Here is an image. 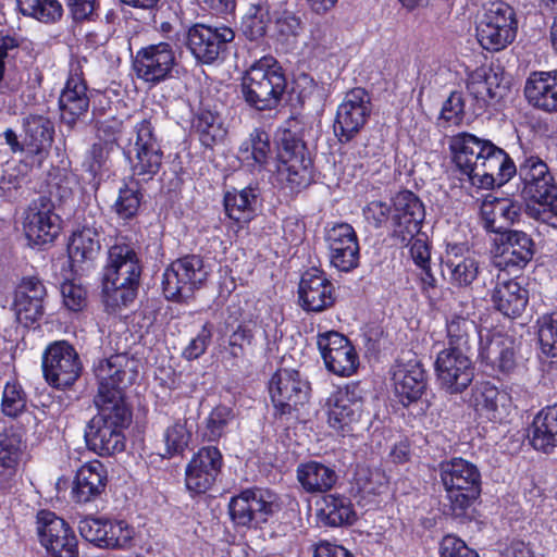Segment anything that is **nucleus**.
Listing matches in <instances>:
<instances>
[{
	"instance_id": "1",
	"label": "nucleus",
	"mask_w": 557,
	"mask_h": 557,
	"mask_svg": "<svg viewBox=\"0 0 557 557\" xmlns=\"http://www.w3.org/2000/svg\"><path fill=\"white\" fill-rule=\"evenodd\" d=\"M449 148L456 168L479 188L502 186L516 174L513 161L490 140L460 133L451 137Z\"/></svg>"
},
{
	"instance_id": "2",
	"label": "nucleus",
	"mask_w": 557,
	"mask_h": 557,
	"mask_svg": "<svg viewBox=\"0 0 557 557\" xmlns=\"http://www.w3.org/2000/svg\"><path fill=\"white\" fill-rule=\"evenodd\" d=\"M141 263L131 243L117 240L110 247L103 274V293L110 307H127L137 296Z\"/></svg>"
},
{
	"instance_id": "3",
	"label": "nucleus",
	"mask_w": 557,
	"mask_h": 557,
	"mask_svg": "<svg viewBox=\"0 0 557 557\" xmlns=\"http://www.w3.org/2000/svg\"><path fill=\"white\" fill-rule=\"evenodd\" d=\"M240 86L244 100L249 107L267 111L275 109L281 103L287 82L278 62L267 55L245 72Z\"/></svg>"
},
{
	"instance_id": "4",
	"label": "nucleus",
	"mask_w": 557,
	"mask_h": 557,
	"mask_svg": "<svg viewBox=\"0 0 557 557\" xmlns=\"http://www.w3.org/2000/svg\"><path fill=\"white\" fill-rule=\"evenodd\" d=\"M278 172L292 190H300L313 181L312 159L307 145L290 122L277 128L274 137Z\"/></svg>"
},
{
	"instance_id": "5",
	"label": "nucleus",
	"mask_w": 557,
	"mask_h": 557,
	"mask_svg": "<svg viewBox=\"0 0 557 557\" xmlns=\"http://www.w3.org/2000/svg\"><path fill=\"white\" fill-rule=\"evenodd\" d=\"M438 471L451 515L457 519L468 517V510L481 494L478 467L463 458H453L441 462Z\"/></svg>"
},
{
	"instance_id": "6",
	"label": "nucleus",
	"mask_w": 557,
	"mask_h": 557,
	"mask_svg": "<svg viewBox=\"0 0 557 557\" xmlns=\"http://www.w3.org/2000/svg\"><path fill=\"white\" fill-rule=\"evenodd\" d=\"M98 413L88 422L85 430L87 447L99 456H110L124 450L123 430L131 421L127 406L95 404Z\"/></svg>"
},
{
	"instance_id": "7",
	"label": "nucleus",
	"mask_w": 557,
	"mask_h": 557,
	"mask_svg": "<svg viewBox=\"0 0 557 557\" xmlns=\"http://www.w3.org/2000/svg\"><path fill=\"white\" fill-rule=\"evenodd\" d=\"M98 391L94 404L126 406L125 389L137 376L136 360L127 354H115L94 364Z\"/></svg>"
},
{
	"instance_id": "8",
	"label": "nucleus",
	"mask_w": 557,
	"mask_h": 557,
	"mask_svg": "<svg viewBox=\"0 0 557 557\" xmlns=\"http://www.w3.org/2000/svg\"><path fill=\"white\" fill-rule=\"evenodd\" d=\"M209 269L199 255H187L173 261L162 276V290L168 300L187 302L208 280Z\"/></svg>"
},
{
	"instance_id": "9",
	"label": "nucleus",
	"mask_w": 557,
	"mask_h": 557,
	"mask_svg": "<svg viewBox=\"0 0 557 557\" xmlns=\"http://www.w3.org/2000/svg\"><path fill=\"white\" fill-rule=\"evenodd\" d=\"M135 138L129 139L124 154L129 161L132 174L138 181L149 182L160 171L163 151L150 120H141L134 126Z\"/></svg>"
},
{
	"instance_id": "10",
	"label": "nucleus",
	"mask_w": 557,
	"mask_h": 557,
	"mask_svg": "<svg viewBox=\"0 0 557 557\" xmlns=\"http://www.w3.org/2000/svg\"><path fill=\"white\" fill-rule=\"evenodd\" d=\"M41 368L50 386L66 389L81 376L83 363L73 345L66 341H55L44 350Z\"/></svg>"
},
{
	"instance_id": "11",
	"label": "nucleus",
	"mask_w": 557,
	"mask_h": 557,
	"mask_svg": "<svg viewBox=\"0 0 557 557\" xmlns=\"http://www.w3.org/2000/svg\"><path fill=\"white\" fill-rule=\"evenodd\" d=\"M327 423L343 434L368 431L371 428L372 417L364 409V401L357 386H347L333 395L330 399Z\"/></svg>"
},
{
	"instance_id": "12",
	"label": "nucleus",
	"mask_w": 557,
	"mask_h": 557,
	"mask_svg": "<svg viewBox=\"0 0 557 557\" xmlns=\"http://www.w3.org/2000/svg\"><path fill=\"white\" fill-rule=\"evenodd\" d=\"M280 509L277 496L263 488H247L233 496L228 504L231 520L237 527H256L268 521Z\"/></svg>"
},
{
	"instance_id": "13",
	"label": "nucleus",
	"mask_w": 557,
	"mask_h": 557,
	"mask_svg": "<svg viewBox=\"0 0 557 557\" xmlns=\"http://www.w3.org/2000/svg\"><path fill=\"white\" fill-rule=\"evenodd\" d=\"M535 243L528 233L515 230L502 232L493 239L492 262L500 271L517 274L533 259Z\"/></svg>"
},
{
	"instance_id": "14",
	"label": "nucleus",
	"mask_w": 557,
	"mask_h": 557,
	"mask_svg": "<svg viewBox=\"0 0 557 557\" xmlns=\"http://www.w3.org/2000/svg\"><path fill=\"white\" fill-rule=\"evenodd\" d=\"M269 393L276 413L290 416L308 403L310 384L298 371L280 369L269 382Z\"/></svg>"
},
{
	"instance_id": "15",
	"label": "nucleus",
	"mask_w": 557,
	"mask_h": 557,
	"mask_svg": "<svg viewBox=\"0 0 557 557\" xmlns=\"http://www.w3.org/2000/svg\"><path fill=\"white\" fill-rule=\"evenodd\" d=\"M90 96L81 61L71 63L69 77L59 97L60 119L73 129L87 116Z\"/></svg>"
},
{
	"instance_id": "16",
	"label": "nucleus",
	"mask_w": 557,
	"mask_h": 557,
	"mask_svg": "<svg viewBox=\"0 0 557 557\" xmlns=\"http://www.w3.org/2000/svg\"><path fill=\"white\" fill-rule=\"evenodd\" d=\"M473 357L451 349L441 350L434 363L441 389L450 395L465 392L475 375Z\"/></svg>"
},
{
	"instance_id": "17",
	"label": "nucleus",
	"mask_w": 557,
	"mask_h": 557,
	"mask_svg": "<svg viewBox=\"0 0 557 557\" xmlns=\"http://www.w3.org/2000/svg\"><path fill=\"white\" fill-rule=\"evenodd\" d=\"M372 111L371 96L361 87L346 92L337 108L334 133L341 143H349L367 124Z\"/></svg>"
},
{
	"instance_id": "18",
	"label": "nucleus",
	"mask_w": 557,
	"mask_h": 557,
	"mask_svg": "<svg viewBox=\"0 0 557 557\" xmlns=\"http://www.w3.org/2000/svg\"><path fill=\"white\" fill-rule=\"evenodd\" d=\"M392 235L408 245L420 234L425 219L424 205L411 190H401L392 199Z\"/></svg>"
},
{
	"instance_id": "19",
	"label": "nucleus",
	"mask_w": 557,
	"mask_h": 557,
	"mask_svg": "<svg viewBox=\"0 0 557 557\" xmlns=\"http://www.w3.org/2000/svg\"><path fill=\"white\" fill-rule=\"evenodd\" d=\"M40 543L53 557H78V541L72 528L54 512L41 510L37 515Z\"/></svg>"
},
{
	"instance_id": "20",
	"label": "nucleus",
	"mask_w": 557,
	"mask_h": 557,
	"mask_svg": "<svg viewBox=\"0 0 557 557\" xmlns=\"http://www.w3.org/2000/svg\"><path fill=\"white\" fill-rule=\"evenodd\" d=\"M234 37L235 34L230 27L198 23L188 29L186 45L198 62L212 64L226 51Z\"/></svg>"
},
{
	"instance_id": "21",
	"label": "nucleus",
	"mask_w": 557,
	"mask_h": 557,
	"mask_svg": "<svg viewBox=\"0 0 557 557\" xmlns=\"http://www.w3.org/2000/svg\"><path fill=\"white\" fill-rule=\"evenodd\" d=\"M24 230L28 240L36 246L52 243L60 233V218L47 196L34 199L25 213Z\"/></svg>"
},
{
	"instance_id": "22",
	"label": "nucleus",
	"mask_w": 557,
	"mask_h": 557,
	"mask_svg": "<svg viewBox=\"0 0 557 557\" xmlns=\"http://www.w3.org/2000/svg\"><path fill=\"white\" fill-rule=\"evenodd\" d=\"M175 64L172 46L163 41L139 49L133 62L137 77L153 85L169 78Z\"/></svg>"
},
{
	"instance_id": "23",
	"label": "nucleus",
	"mask_w": 557,
	"mask_h": 557,
	"mask_svg": "<svg viewBox=\"0 0 557 557\" xmlns=\"http://www.w3.org/2000/svg\"><path fill=\"white\" fill-rule=\"evenodd\" d=\"M331 264L342 272H350L359 265L360 247L356 231L348 223H338L326 231Z\"/></svg>"
},
{
	"instance_id": "24",
	"label": "nucleus",
	"mask_w": 557,
	"mask_h": 557,
	"mask_svg": "<svg viewBox=\"0 0 557 557\" xmlns=\"http://www.w3.org/2000/svg\"><path fill=\"white\" fill-rule=\"evenodd\" d=\"M47 288L35 275L21 280L14 292L13 310L16 320L28 327L40 320L45 313Z\"/></svg>"
},
{
	"instance_id": "25",
	"label": "nucleus",
	"mask_w": 557,
	"mask_h": 557,
	"mask_svg": "<svg viewBox=\"0 0 557 557\" xmlns=\"http://www.w3.org/2000/svg\"><path fill=\"white\" fill-rule=\"evenodd\" d=\"M442 275L456 287L470 286L479 274V261L466 244H447L441 261Z\"/></svg>"
},
{
	"instance_id": "26",
	"label": "nucleus",
	"mask_w": 557,
	"mask_h": 557,
	"mask_svg": "<svg viewBox=\"0 0 557 557\" xmlns=\"http://www.w3.org/2000/svg\"><path fill=\"white\" fill-rule=\"evenodd\" d=\"M222 463V454L216 447L200 448L187 465L186 487L196 494L206 493L214 484Z\"/></svg>"
},
{
	"instance_id": "27",
	"label": "nucleus",
	"mask_w": 557,
	"mask_h": 557,
	"mask_svg": "<svg viewBox=\"0 0 557 557\" xmlns=\"http://www.w3.org/2000/svg\"><path fill=\"white\" fill-rule=\"evenodd\" d=\"M27 159L30 164L40 168L49 157L54 137V124L45 115L29 114L23 119Z\"/></svg>"
},
{
	"instance_id": "28",
	"label": "nucleus",
	"mask_w": 557,
	"mask_h": 557,
	"mask_svg": "<svg viewBox=\"0 0 557 557\" xmlns=\"http://www.w3.org/2000/svg\"><path fill=\"white\" fill-rule=\"evenodd\" d=\"M299 302L304 310L321 312L334 305V286L325 274L312 268L301 276L298 287Z\"/></svg>"
},
{
	"instance_id": "29",
	"label": "nucleus",
	"mask_w": 557,
	"mask_h": 557,
	"mask_svg": "<svg viewBox=\"0 0 557 557\" xmlns=\"http://www.w3.org/2000/svg\"><path fill=\"white\" fill-rule=\"evenodd\" d=\"M446 332L447 347L445 349L471 356L478 352L480 357V350L485 344H483L481 329L474 320L455 314L447 320Z\"/></svg>"
},
{
	"instance_id": "30",
	"label": "nucleus",
	"mask_w": 557,
	"mask_h": 557,
	"mask_svg": "<svg viewBox=\"0 0 557 557\" xmlns=\"http://www.w3.org/2000/svg\"><path fill=\"white\" fill-rule=\"evenodd\" d=\"M467 89L480 109L499 102L509 92L508 83L492 69L484 67L470 74Z\"/></svg>"
},
{
	"instance_id": "31",
	"label": "nucleus",
	"mask_w": 557,
	"mask_h": 557,
	"mask_svg": "<svg viewBox=\"0 0 557 557\" xmlns=\"http://www.w3.org/2000/svg\"><path fill=\"white\" fill-rule=\"evenodd\" d=\"M522 205L509 198L484 200L481 206V223L485 231L495 235L502 232L515 231L510 228L521 215Z\"/></svg>"
},
{
	"instance_id": "32",
	"label": "nucleus",
	"mask_w": 557,
	"mask_h": 557,
	"mask_svg": "<svg viewBox=\"0 0 557 557\" xmlns=\"http://www.w3.org/2000/svg\"><path fill=\"white\" fill-rule=\"evenodd\" d=\"M482 361L503 374H510L517 368V344L512 336L494 333L480 350Z\"/></svg>"
},
{
	"instance_id": "33",
	"label": "nucleus",
	"mask_w": 557,
	"mask_h": 557,
	"mask_svg": "<svg viewBox=\"0 0 557 557\" xmlns=\"http://www.w3.org/2000/svg\"><path fill=\"white\" fill-rule=\"evenodd\" d=\"M529 103L546 112H557V71L534 72L524 86Z\"/></svg>"
},
{
	"instance_id": "34",
	"label": "nucleus",
	"mask_w": 557,
	"mask_h": 557,
	"mask_svg": "<svg viewBox=\"0 0 557 557\" xmlns=\"http://www.w3.org/2000/svg\"><path fill=\"white\" fill-rule=\"evenodd\" d=\"M107 483L108 473L101 462L86 463L76 473L73 497L77 503L91 502L104 492Z\"/></svg>"
},
{
	"instance_id": "35",
	"label": "nucleus",
	"mask_w": 557,
	"mask_h": 557,
	"mask_svg": "<svg viewBox=\"0 0 557 557\" xmlns=\"http://www.w3.org/2000/svg\"><path fill=\"white\" fill-rule=\"evenodd\" d=\"M395 395L403 406L419 400L426 388L425 371L419 362L399 367L394 374Z\"/></svg>"
},
{
	"instance_id": "36",
	"label": "nucleus",
	"mask_w": 557,
	"mask_h": 557,
	"mask_svg": "<svg viewBox=\"0 0 557 557\" xmlns=\"http://www.w3.org/2000/svg\"><path fill=\"white\" fill-rule=\"evenodd\" d=\"M297 481L309 494H323L331 491L338 480L334 467L310 460L298 465Z\"/></svg>"
},
{
	"instance_id": "37",
	"label": "nucleus",
	"mask_w": 557,
	"mask_h": 557,
	"mask_svg": "<svg viewBox=\"0 0 557 557\" xmlns=\"http://www.w3.org/2000/svg\"><path fill=\"white\" fill-rule=\"evenodd\" d=\"M516 173L523 184L522 193L529 198L541 197L543 189L556 185L547 164L536 156L525 157L519 168L516 166Z\"/></svg>"
},
{
	"instance_id": "38",
	"label": "nucleus",
	"mask_w": 557,
	"mask_h": 557,
	"mask_svg": "<svg viewBox=\"0 0 557 557\" xmlns=\"http://www.w3.org/2000/svg\"><path fill=\"white\" fill-rule=\"evenodd\" d=\"M261 190L259 186L249 185L243 189L228 190L224 195V208L227 216L235 222L250 221L260 206Z\"/></svg>"
},
{
	"instance_id": "39",
	"label": "nucleus",
	"mask_w": 557,
	"mask_h": 557,
	"mask_svg": "<svg viewBox=\"0 0 557 557\" xmlns=\"http://www.w3.org/2000/svg\"><path fill=\"white\" fill-rule=\"evenodd\" d=\"M528 300V290L513 280L497 283L492 294L494 307L511 319L521 315Z\"/></svg>"
},
{
	"instance_id": "40",
	"label": "nucleus",
	"mask_w": 557,
	"mask_h": 557,
	"mask_svg": "<svg viewBox=\"0 0 557 557\" xmlns=\"http://www.w3.org/2000/svg\"><path fill=\"white\" fill-rule=\"evenodd\" d=\"M530 442L536 450L557 447V404L543 408L533 419Z\"/></svg>"
},
{
	"instance_id": "41",
	"label": "nucleus",
	"mask_w": 557,
	"mask_h": 557,
	"mask_svg": "<svg viewBox=\"0 0 557 557\" xmlns=\"http://www.w3.org/2000/svg\"><path fill=\"white\" fill-rule=\"evenodd\" d=\"M193 128L202 146L212 148L221 144L227 134L224 120L218 111L201 108L194 116Z\"/></svg>"
},
{
	"instance_id": "42",
	"label": "nucleus",
	"mask_w": 557,
	"mask_h": 557,
	"mask_svg": "<svg viewBox=\"0 0 557 557\" xmlns=\"http://www.w3.org/2000/svg\"><path fill=\"white\" fill-rule=\"evenodd\" d=\"M475 409L491 421H502L507 413L509 396L490 382L480 383L474 393Z\"/></svg>"
},
{
	"instance_id": "43",
	"label": "nucleus",
	"mask_w": 557,
	"mask_h": 557,
	"mask_svg": "<svg viewBox=\"0 0 557 557\" xmlns=\"http://www.w3.org/2000/svg\"><path fill=\"white\" fill-rule=\"evenodd\" d=\"M100 233L96 222L89 224L87 221L82 228L73 233L69 255L74 261L92 260L100 251Z\"/></svg>"
},
{
	"instance_id": "44",
	"label": "nucleus",
	"mask_w": 557,
	"mask_h": 557,
	"mask_svg": "<svg viewBox=\"0 0 557 557\" xmlns=\"http://www.w3.org/2000/svg\"><path fill=\"white\" fill-rule=\"evenodd\" d=\"M323 502L320 515L326 525H350L356 521L357 515L348 497L330 494L324 497Z\"/></svg>"
},
{
	"instance_id": "45",
	"label": "nucleus",
	"mask_w": 557,
	"mask_h": 557,
	"mask_svg": "<svg viewBox=\"0 0 557 557\" xmlns=\"http://www.w3.org/2000/svg\"><path fill=\"white\" fill-rule=\"evenodd\" d=\"M518 34V29L506 25L476 24V39L480 46L490 52H499L510 46Z\"/></svg>"
},
{
	"instance_id": "46",
	"label": "nucleus",
	"mask_w": 557,
	"mask_h": 557,
	"mask_svg": "<svg viewBox=\"0 0 557 557\" xmlns=\"http://www.w3.org/2000/svg\"><path fill=\"white\" fill-rule=\"evenodd\" d=\"M16 2L23 15L32 16L42 23H55L63 15V8L59 0H16Z\"/></svg>"
},
{
	"instance_id": "47",
	"label": "nucleus",
	"mask_w": 557,
	"mask_h": 557,
	"mask_svg": "<svg viewBox=\"0 0 557 557\" xmlns=\"http://www.w3.org/2000/svg\"><path fill=\"white\" fill-rule=\"evenodd\" d=\"M539 195L531 197L533 206L529 207V214L543 223L557 228V185L543 189Z\"/></svg>"
},
{
	"instance_id": "48",
	"label": "nucleus",
	"mask_w": 557,
	"mask_h": 557,
	"mask_svg": "<svg viewBox=\"0 0 557 557\" xmlns=\"http://www.w3.org/2000/svg\"><path fill=\"white\" fill-rule=\"evenodd\" d=\"M518 17L513 7L503 0H494L485 3L478 24H493L496 26L506 25L518 29Z\"/></svg>"
},
{
	"instance_id": "49",
	"label": "nucleus",
	"mask_w": 557,
	"mask_h": 557,
	"mask_svg": "<svg viewBox=\"0 0 557 557\" xmlns=\"http://www.w3.org/2000/svg\"><path fill=\"white\" fill-rule=\"evenodd\" d=\"M143 194L137 182L124 184L119 189V196L114 202L113 209L117 216L123 220L133 219L140 207Z\"/></svg>"
},
{
	"instance_id": "50",
	"label": "nucleus",
	"mask_w": 557,
	"mask_h": 557,
	"mask_svg": "<svg viewBox=\"0 0 557 557\" xmlns=\"http://www.w3.org/2000/svg\"><path fill=\"white\" fill-rule=\"evenodd\" d=\"M269 22V9L252 4L242 20L240 29L248 39L256 40L264 36Z\"/></svg>"
},
{
	"instance_id": "51",
	"label": "nucleus",
	"mask_w": 557,
	"mask_h": 557,
	"mask_svg": "<svg viewBox=\"0 0 557 557\" xmlns=\"http://www.w3.org/2000/svg\"><path fill=\"white\" fill-rule=\"evenodd\" d=\"M322 358L327 370L339 376L351 375L358 367V355L351 344Z\"/></svg>"
},
{
	"instance_id": "52",
	"label": "nucleus",
	"mask_w": 557,
	"mask_h": 557,
	"mask_svg": "<svg viewBox=\"0 0 557 557\" xmlns=\"http://www.w3.org/2000/svg\"><path fill=\"white\" fill-rule=\"evenodd\" d=\"M22 433L13 428H5L0 432V466L13 468L22 453Z\"/></svg>"
},
{
	"instance_id": "53",
	"label": "nucleus",
	"mask_w": 557,
	"mask_h": 557,
	"mask_svg": "<svg viewBox=\"0 0 557 557\" xmlns=\"http://www.w3.org/2000/svg\"><path fill=\"white\" fill-rule=\"evenodd\" d=\"M190 435L186 428V420H176L164 431L165 451L161 456L171 458L182 454L188 446Z\"/></svg>"
},
{
	"instance_id": "54",
	"label": "nucleus",
	"mask_w": 557,
	"mask_h": 557,
	"mask_svg": "<svg viewBox=\"0 0 557 557\" xmlns=\"http://www.w3.org/2000/svg\"><path fill=\"white\" fill-rule=\"evenodd\" d=\"M240 150L250 151L255 164L264 168L271 156L270 135L261 128L253 129Z\"/></svg>"
},
{
	"instance_id": "55",
	"label": "nucleus",
	"mask_w": 557,
	"mask_h": 557,
	"mask_svg": "<svg viewBox=\"0 0 557 557\" xmlns=\"http://www.w3.org/2000/svg\"><path fill=\"white\" fill-rule=\"evenodd\" d=\"M540 349L546 357H557V314H545L537 320Z\"/></svg>"
},
{
	"instance_id": "56",
	"label": "nucleus",
	"mask_w": 557,
	"mask_h": 557,
	"mask_svg": "<svg viewBox=\"0 0 557 557\" xmlns=\"http://www.w3.org/2000/svg\"><path fill=\"white\" fill-rule=\"evenodd\" d=\"M27 395L17 382H8L4 386L1 400V410L4 416L16 418L26 410Z\"/></svg>"
},
{
	"instance_id": "57",
	"label": "nucleus",
	"mask_w": 557,
	"mask_h": 557,
	"mask_svg": "<svg viewBox=\"0 0 557 557\" xmlns=\"http://www.w3.org/2000/svg\"><path fill=\"white\" fill-rule=\"evenodd\" d=\"M234 419L233 410L227 406L215 407L207 418L205 438L209 442H216L224 434L228 424Z\"/></svg>"
},
{
	"instance_id": "58",
	"label": "nucleus",
	"mask_w": 557,
	"mask_h": 557,
	"mask_svg": "<svg viewBox=\"0 0 557 557\" xmlns=\"http://www.w3.org/2000/svg\"><path fill=\"white\" fill-rule=\"evenodd\" d=\"M102 548H126L131 545L134 531L125 521L108 520Z\"/></svg>"
},
{
	"instance_id": "59",
	"label": "nucleus",
	"mask_w": 557,
	"mask_h": 557,
	"mask_svg": "<svg viewBox=\"0 0 557 557\" xmlns=\"http://www.w3.org/2000/svg\"><path fill=\"white\" fill-rule=\"evenodd\" d=\"M109 519L103 518H94V517H85L78 522V531L83 539L87 542L102 548L104 537H106V529L107 522Z\"/></svg>"
},
{
	"instance_id": "60",
	"label": "nucleus",
	"mask_w": 557,
	"mask_h": 557,
	"mask_svg": "<svg viewBox=\"0 0 557 557\" xmlns=\"http://www.w3.org/2000/svg\"><path fill=\"white\" fill-rule=\"evenodd\" d=\"M111 150L110 147L101 141L94 143L83 162L84 170L96 178L102 172Z\"/></svg>"
},
{
	"instance_id": "61",
	"label": "nucleus",
	"mask_w": 557,
	"mask_h": 557,
	"mask_svg": "<svg viewBox=\"0 0 557 557\" xmlns=\"http://www.w3.org/2000/svg\"><path fill=\"white\" fill-rule=\"evenodd\" d=\"M366 221L375 228H381L387 224L392 225V203L382 200H373L362 209Z\"/></svg>"
},
{
	"instance_id": "62",
	"label": "nucleus",
	"mask_w": 557,
	"mask_h": 557,
	"mask_svg": "<svg viewBox=\"0 0 557 557\" xmlns=\"http://www.w3.org/2000/svg\"><path fill=\"white\" fill-rule=\"evenodd\" d=\"M61 295L64 306L71 311L78 312L87 305L85 288L73 281H65L61 284Z\"/></svg>"
},
{
	"instance_id": "63",
	"label": "nucleus",
	"mask_w": 557,
	"mask_h": 557,
	"mask_svg": "<svg viewBox=\"0 0 557 557\" xmlns=\"http://www.w3.org/2000/svg\"><path fill=\"white\" fill-rule=\"evenodd\" d=\"M465 115V100L460 91H451L443 103L441 119L458 125Z\"/></svg>"
},
{
	"instance_id": "64",
	"label": "nucleus",
	"mask_w": 557,
	"mask_h": 557,
	"mask_svg": "<svg viewBox=\"0 0 557 557\" xmlns=\"http://www.w3.org/2000/svg\"><path fill=\"white\" fill-rule=\"evenodd\" d=\"M478 553L454 535H446L440 543L441 557H476Z\"/></svg>"
}]
</instances>
